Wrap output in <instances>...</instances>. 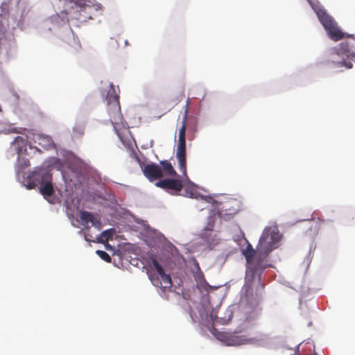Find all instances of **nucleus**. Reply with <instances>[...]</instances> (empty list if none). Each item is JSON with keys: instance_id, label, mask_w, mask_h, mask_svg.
I'll return each instance as SVG.
<instances>
[{"instance_id": "f257e3e1", "label": "nucleus", "mask_w": 355, "mask_h": 355, "mask_svg": "<svg viewBox=\"0 0 355 355\" xmlns=\"http://www.w3.org/2000/svg\"><path fill=\"white\" fill-rule=\"evenodd\" d=\"M246 259L247 266L245 277V284L243 291L248 300L253 297V291L255 290V296L257 300L262 297V293L265 284L262 279V274L268 267H271L265 260L263 254H259L257 247L254 250L250 243H248L246 248L243 251Z\"/></svg>"}, {"instance_id": "f03ea898", "label": "nucleus", "mask_w": 355, "mask_h": 355, "mask_svg": "<svg viewBox=\"0 0 355 355\" xmlns=\"http://www.w3.org/2000/svg\"><path fill=\"white\" fill-rule=\"evenodd\" d=\"M105 100L107 103V112L110 120L116 132L123 126V117L121 114L119 103V96L115 86L110 84V89L107 91Z\"/></svg>"}, {"instance_id": "7ed1b4c3", "label": "nucleus", "mask_w": 355, "mask_h": 355, "mask_svg": "<svg viewBox=\"0 0 355 355\" xmlns=\"http://www.w3.org/2000/svg\"><path fill=\"white\" fill-rule=\"evenodd\" d=\"M281 238L282 235L277 226L265 227L257 245L259 253L263 254L265 260H267L269 254L277 248Z\"/></svg>"}, {"instance_id": "20e7f679", "label": "nucleus", "mask_w": 355, "mask_h": 355, "mask_svg": "<svg viewBox=\"0 0 355 355\" xmlns=\"http://www.w3.org/2000/svg\"><path fill=\"white\" fill-rule=\"evenodd\" d=\"M315 12L320 21L327 32L329 37L334 41H338L345 37V34L338 28L335 20L327 14L326 10L321 8L313 7Z\"/></svg>"}, {"instance_id": "39448f33", "label": "nucleus", "mask_w": 355, "mask_h": 355, "mask_svg": "<svg viewBox=\"0 0 355 355\" xmlns=\"http://www.w3.org/2000/svg\"><path fill=\"white\" fill-rule=\"evenodd\" d=\"M188 103L182 121V126L179 130L178 143L177 146L176 157L178 162V166L180 171L184 174H187V162H186V139L185 132L187 128V121L188 115Z\"/></svg>"}, {"instance_id": "423d86ee", "label": "nucleus", "mask_w": 355, "mask_h": 355, "mask_svg": "<svg viewBox=\"0 0 355 355\" xmlns=\"http://www.w3.org/2000/svg\"><path fill=\"white\" fill-rule=\"evenodd\" d=\"M332 62L337 67H345L347 69L353 67L354 53L350 51L347 42H341L338 48L331 51Z\"/></svg>"}, {"instance_id": "0eeeda50", "label": "nucleus", "mask_w": 355, "mask_h": 355, "mask_svg": "<svg viewBox=\"0 0 355 355\" xmlns=\"http://www.w3.org/2000/svg\"><path fill=\"white\" fill-rule=\"evenodd\" d=\"M52 174L44 168H35V169L28 174L24 179V185L29 189H34L36 187H40Z\"/></svg>"}, {"instance_id": "6e6552de", "label": "nucleus", "mask_w": 355, "mask_h": 355, "mask_svg": "<svg viewBox=\"0 0 355 355\" xmlns=\"http://www.w3.org/2000/svg\"><path fill=\"white\" fill-rule=\"evenodd\" d=\"M152 263L153 265L154 268L159 275L162 282V283L161 282L157 280V284H159L160 286L164 288H171L172 286V280L171 276L164 272L162 266L159 263L156 259L153 258L152 259Z\"/></svg>"}, {"instance_id": "1a4fd4ad", "label": "nucleus", "mask_w": 355, "mask_h": 355, "mask_svg": "<svg viewBox=\"0 0 355 355\" xmlns=\"http://www.w3.org/2000/svg\"><path fill=\"white\" fill-rule=\"evenodd\" d=\"M90 3L87 0H72L69 3L73 4L71 6V8L79 12L80 15H82L83 18L91 19L92 17L87 15V11L92 9Z\"/></svg>"}, {"instance_id": "9d476101", "label": "nucleus", "mask_w": 355, "mask_h": 355, "mask_svg": "<svg viewBox=\"0 0 355 355\" xmlns=\"http://www.w3.org/2000/svg\"><path fill=\"white\" fill-rule=\"evenodd\" d=\"M155 185L165 190H173L175 191H180L183 187L182 181L176 179L162 180L157 182Z\"/></svg>"}, {"instance_id": "9b49d317", "label": "nucleus", "mask_w": 355, "mask_h": 355, "mask_svg": "<svg viewBox=\"0 0 355 355\" xmlns=\"http://www.w3.org/2000/svg\"><path fill=\"white\" fill-rule=\"evenodd\" d=\"M143 172L144 175L150 181H153L163 177V171L162 168L155 164L146 165Z\"/></svg>"}, {"instance_id": "f8f14e48", "label": "nucleus", "mask_w": 355, "mask_h": 355, "mask_svg": "<svg viewBox=\"0 0 355 355\" xmlns=\"http://www.w3.org/2000/svg\"><path fill=\"white\" fill-rule=\"evenodd\" d=\"M40 191L45 198L51 196L54 193V189L52 184V175L44 182L40 187Z\"/></svg>"}, {"instance_id": "ddd939ff", "label": "nucleus", "mask_w": 355, "mask_h": 355, "mask_svg": "<svg viewBox=\"0 0 355 355\" xmlns=\"http://www.w3.org/2000/svg\"><path fill=\"white\" fill-rule=\"evenodd\" d=\"M196 267L197 270H196V272H194L193 277H194L198 286L204 287L207 284L204 273L200 270L198 262H196Z\"/></svg>"}, {"instance_id": "4468645a", "label": "nucleus", "mask_w": 355, "mask_h": 355, "mask_svg": "<svg viewBox=\"0 0 355 355\" xmlns=\"http://www.w3.org/2000/svg\"><path fill=\"white\" fill-rule=\"evenodd\" d=\"M79 217L83 225L86 228H89L88 226L89 223L94 221V216L92 213L87 211H81L79 214Z\"/></svg>"}, {"instance_id": "2eb2a0df", "label": "nucleus", "mask_w": 355, "mask_h": 355, "mask_svg": "<svg viewBox=\"0 0 355 355\" xmlns=\"http://www.w3.org/2000/svg\"><path fill=\"white\" fill-rule=\"evenodd\" d=\"M37 140L38 144L46 150L51 148L53 146V139L50 136L40 135Z\"/></svg>"}, {"instance_id": "dca6fc26", "label": "nucleus", "mask_w": 355, "mask_h": 355, "mask_svg": "<svg viewBox=\"0 0 355 355\" xmlns=\"http://www.w3.org/2000/svg\"><path fill=\"white\" fill-rule=\"evenodd\" d=\"M160 164L162 167L163 171L166 175L173 177H176L178 175L176 171L174 170L173 166L168 161H162L160 162Z\"/></svg>"}, {"instance_id": "f3484780", "label": "nucleus", "mask_w": 355, "mask_h": 355, "mask_svg": "<svg viewBox=\"0 0 355 355\" xmlns=\"http://www.w3.org/2000/svg\"><path fill=\"white\" fill-rule=\"evenodd\" d=\"M114 233V230L112 228L103 231L101 233V238L98 239V242L104 243L108 241V240L112 239Z\"/></svg>"}, {"instance_id": "a211bd4d", "label": "nucleus", "mask_w": 355, "mask_h": 355, "mask_svg": "<svg viewBox=\"0 0 355 355\" xmlns=\"http://www.w3.org/2000/svg\"><path fill=\"white\" fill-rule=\"evenodd\" d=\"M247 339L243 336L233 335L230 338L229 345H240L246 343Z\"/></svg>"}, {"instance_id": "6ab92c4d", "label": "nucleus", "mask_w": 355, "mask_h": 355, "mask_svg": "<svg viewBox=\"0 0 355 355\" xmlns=\"http://www.w3.org/2000/svg\"><path fill=\"white\" fill-rule=\"evenodd\" d=\"M31 165L30 161L26 158H19L17 163V172L19 173L20 171L24 170Z\"/></svg>"}, {"instance_id": "aec40b11", "label": "nucleus", "mask_w": 355, "mask_h": 355, "mask_svg": "<svg viewBox=\"0 0 355 355\" xmlns=\"http://www.w3.org/2000/svg\"><path fill=\"white\" fill-rule=\"evenodd\" d=\"M96 253L99 256V257H101L103 260L105 261L106 262H111L112 259L106 252L98 250L96 251Z\"/></svg>"}, {"instance_id": "412c9836", "label": "nucleus", "mask_w": 355, "mask_h": 355, "mask_svg": "<svg viewBox=\"0 0 355 355\" xmlns=\"http://www.w3.org/2000/svg\"><path fill=\"white\" fill-rule=\"evenodd\" d=\"M214 227V218L212 216L209 217L207 224L205 227V230L211 231Z\"/></svg>"}, {"instance_id": "4be33fe9", "label": "nucleus", "mask_w": 355, "mask_h": 355, "mask_svg": "<svg viewBox=\"0 0 355 355\" xmlns=\"http://www.w3.org/2000/svg\"><path fill=\"white\" fill-rule=\"evenodd\" d=\"M92 224L93 226H94L95 227H96L98 230H100L101 228V223L100 221L96 220L95 218H94V221L92 222Z\"/></svg>"}, {"instance_id": "5701e85b", "label": "nucleus", "mask_w": 355, "mask_h": 355, "mask_svg": "<svg viewBox=\"0 0 355 355\" xmlns=\"http://www.w3.org/2000/svg\"><path fill=\"white\" fill-rule=\"evenodd\" d=\"M51 165L59 163V159L53 157L50 159Z\"/></svg>"}, {"instance_id": "b1692460", "label": "nucleus", "mask_w": 355, "mask_h": 355, "mask_svg": "<svg viewBox=\"0 0 355 355\" xmlns=\"http://www.w3.org/2000/svg\"><path fill=\"white\" fill-rule=\"evenodd\" d=\"M104 243L105 244L106 249H107V250L112 249L111 245L107 243V241L106 243Z\"/></svg>"}, {"instance_id": "393cba45", "label": "nucleus", "mask_w": 355, "mask_h": 355, "mask_svg": "<svg viewBox=\"0 0 355 355\" xmlns=\"http://www.w3.org/2000/svg\"><path fill=\"white\" fill-rule=\"evenodd\" d=\"M15 141H23V138L21 137H17L15 139Z\"/></svg>"}, {"instance_id": "a878e982", "label": "nucleus", "mask_w": 355, "mask_h": 355, "mask_svg": "<svg viewBox=\"0 0 355 355\" xmlns=\"http://www.w3.org/2000/svg\"><path fill=\"white\" fill-rule=\"evenodd\" d=\"M12 132H15V133H20V132H19V131H17V128H13V129L12 130Z\"/></svg>"}, {"instance_id": "bb28decb", "label": "nucleus", "mask_w": 355, "mask_h": 355, "mask_svg": "<svg viewBox=\"0 0 355 355\" xmlns=\"http://www.w3.org/2000/svg\"><path fill=\"white\" fill-rule=\"evenodd\" d=\"M313 355H317V354H316V353H315Z\"/></svg>"}]
</instances>
